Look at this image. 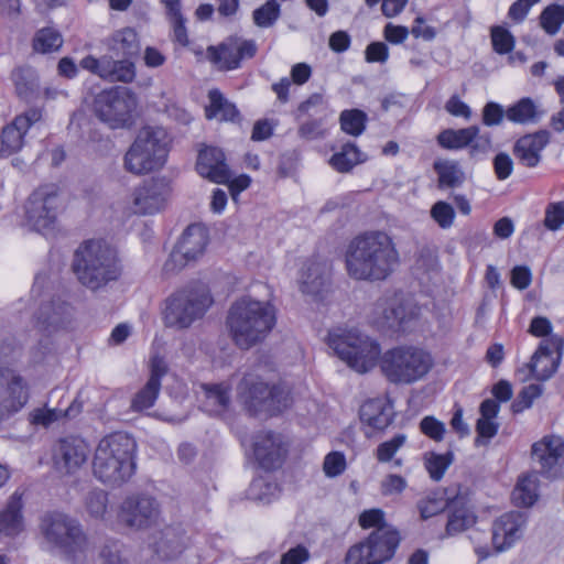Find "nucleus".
Segmentation results:
<instances>
[{
    "instance_id": "nucleus-38",
    "label": "nucleus",
    "mask_w": 564,
    "mask_h": 564,
    "mask_svg": "<svg viewBox=\"0 0 564 564\" xmlns=\"http://www.w3.org/2000/svg\"><path fill=\"white\" fill-rule=\"evenodd\" d=\"M532 376L536 380L550 379L556 370V366L553 361L552 350L547 345L541 343L531 358L529 364Z\"/></svg>"
},
{
    "instance_id": "nucleus-28",
    "label": "nucleus",
    "mask_w": 564,
    "mask_h": 564,
    "mask_svg": "<svg viewBox=\"0 0 564 564\" xmlns=\"http://www.w3.org/2000/svg\"><path fill=\"white\" fill-rule=\"evenodd\" d=\"M10 78L19 98L28 102L37 98L40 84L35 68L30 65L17 66L12 69Z\"/></svg>"
},
{
    "instance_id": "nucleus-20",
    "label": "nucleus",
    "mask_w": 564,
    "mask_h": 564,
    "mask_svg": "<svg viewBox=\"0 0 564 564\" xmlns=\"http://www.w3.org/2000/svg\"><path fill=\"white\" fill-rule=\"evenodd\" d=\"M252 447L256 460L267 470L281 467L288 454V444L283 436L270 431L257 433Z\"/></svg>"
},
{
    "instance_id": "nucleus-34",
    "label": "nucleus",
    "mask_w": 564,
    "mask_h": 564,
    "mask_svg": "<svg viewBox=\"0 0 564 564\" xmlns=\"http://www.w3.org/2000/svg\"><path fill=\"white\" fill-rule=\"evenodd\" d=\"M209 105L206 107V118H219L223 121L236 122L240 120V112L218 89L208 93Z\"/></svg>"
},
{
    "instance_id": "nucleus-5",
    "label": "nucleus",
    "mask_w": 564,
    "mask_h": 564,
    "mask_svg": "<svg viewBox=\"0 0 564 564\" xmlns=\"http://www.w3.org/2000/svg\"><path fill=\"white\" fill-rule=\"evenodd\" d=\"M72 269L82 285L98 291L121 274L116 251L102 240H87L74 252Z\"/></svg>"
},
{
    "instance_id": "nucleus-55",
    "label": "nucleus",
    "mask_w": 564,
    "mask_h": 564,
    "mask_svg": "<svg viewBox=\"0 0 564 564\" xmlns=\"http://www.w3.org/2000/svg\"><path fill=\"white\" fill-rule=\"evenodd\" d=\"M405 434H397L391 440L386 441L378 445L376 449V457L380 463L390 462L394 454L405 444Z\"/></svg>"
},
{
    "instance_id": "nucleus-56",
    "label": "nucleus",
    "mask_w": 564,
    "mask_h": 564,
    "mask_svg": "<svg viewBox=\"0 0 564 564\" xmlns=\"http://www.w3.org/2000/svg\"><path fill=\"white\" fill-rule=\"evenodd\" d=\"M431 217L442 228H449L455 219L453 206L446 202H436L431 208Z\"/></svg>"
},
{
    "instance_id": "nucleus-30",
    "label": "nucleus",
    "mask_w": 564,
    "mask_h": 564,
    "mask_svg": "<svg viewBox=\"0 0 564 564\" xmlns=\"http://www.w3.org/2000/svg\"><path fill=\"white\" fill-rule=\"evenodd\" d=\"M245 394V403L248 409L257 414L264 412L271 386L254 377H245L241 381Z\"/></svg>"
},
{
    "instance_id": "nucleus-16",
    "label": "nucleus",
    "mask_w": 564,
    "mask_h": 564,
    "mask_svg": "<svg viewBox=\"0 0 564 564\" xmlns=\"http://www.w3.org/2000/svg\"><path fill=\"white\" fill-rule=\"evenodd\" d=\"M159 513V502L155 498L137 494L128 496L122 501L118 518L129 528L144 529L155 523Z\"/></svg>"
},
{
    "instance_id": "nucleus-21",
    "label": "nucleus",
    "mask_w": 564,
    "mask_h": 564,
    "mask_svg": "<svg viewBox=\"0 0 564 564\" xmlns=\"http://www.w3.org/2000/svg\"><path fill=\"white\" fill-rule=\"evenodd\" d=\"M89 452V446L84 438L79 436L63 437L54 448L55 467L65 474H73L87 462Z\"/></svg>"
},
{
    "instance_id": "nucleus-43",
    "label": "nucleus",
    "mask_w": 564,
    "mask_h": 564,
    "mask_svg": "<svg viewBox=\"0 0 564 564\" xmlns=\"http://www.w3.org/2000/svg\"><path fill=\"white\" fill-rule=\"evenodd\" d=\"M279 494L278 484L263 477L253 479L247 491L249 499L261 503H270Z\"/></svg>"
},
{
    "instance_id": "nucleus-53",
    "label": "nucleus",
    "mask_w": 564,
    "mask_h": 564,
    "mask_svg": "<svg viewBox=\"0 0 564 564\" xmlns=\"http://www.w3.org/2000/svg\"><path fill=\"white\" fill-rule=\"evenodd\" d=\"M542 391L543 389L540 384L525 386L511 404L513 413H521L529 409L533 401L542 394Z\"/></svg>"
},
{
    "instance_id": "nucleus-12",
    "label": "nucleus",
    "mask_w": 564,
    "mask_h": 564,
    "mask_svg": "<svg viewBox=\"0 0 564 564\" xmlns=\"http://www.w3.org/2000/svg\"><path fill=\"white\" fill-rule=\"evenodd\" d=\"M207 243V229L199 224L189 225L165 261L163 270L170 273L183 269L204 253Z\"/></svg>"
},
{
    "instance_id": "nucleus-62",
    "label": "nucleus",
    "mask_w": 564,
    "mask_h": 564,
    "mask_svg": "<svg viewBox=\"0 0 564 564\" xmlns=\"http://www.w3.org/2000/svg\"><path fill=\"white\" fill-rule=\"evenodd\" d=\"M359 525L362 529L373 528V530L380 527H391L386 522L384 512L381 509L365 510L359 516Z\"/></svg>"
},
{
    "instance_id": "nucleus-58",
    "label": "nucleus",
    "mask_w": 564,
    "mask_h": 564,
    "mask_svg": "<svg viewBox=\"0 0 564 564\" xmlns=\"http://www.w3.org/2000/svg\"><path fill=\"white\" fill-rule=\"evenodd\" d=\"M62 416V410L37 408L29 414V421L32 425L48 427Z\"/></svg>"
},
{
    "instance_id": "nucleus-51",
    "label": "nucleus",
    "mask_w": 564,
    "mask_h": 564,
    "mask_svg": "<svg viewBox=\"0 0 564 564\" xmlns=\"http://www.w3.org/2000/svg\"><path fill=\"white\" fill-rule=\"evenodd\" d=\"M270 392L264 412L272 415L280 413L290 406V393L284 387L279 384L271 386Z\"/></svg>"
},
{
    "instance_id": "nucleus-50",
    "label": "nucleus",
    "mask_w": 564,
    "mask_h": 564,
    "mask_svg": "<svg viewBox=\"0 0 564 564\" xmlns=\"http://www.w3.org/2000/svg\"><path fill=\"white\" fill-rule=\"evenodd\" d=\"M86 510L95 519H104L108 507V494L102 489L90 490L85 498Z\"/></svg>"
},
{
    "instance_id": "nucleus-23",
    "label": "nucleus",
    "mask_w": 564,
    "mask_h": 564,
    "mask_svg": "<svg viewBox=\"0 0 564 564\" xmlns=\"http://www.w3.org/2000/svg\"><path fill=\"white\" fill-rule=\"evenodd\" d=\"M196 171L200 176L217 184H226L231 177L225 153L217 147H205L199 151Z\"/></svg>"
},
{
    "instance_id": "nucleus-61",
    "label": "nucleus",
    "mask_w": 564,
    "mask_h": 564,
    "mask_svg": "<svg viewBox=\"0 0 564 564\" xmlns=\"http://www.w3.org/2000/svg\"><path fill=\"white\" fill-rule=\"evenodd\" d=\"M421 432L433 441L440 442L445 434V425L434 416H425L420 422Z\"/></svg>"
},
{
    "instance_id": "nucleus-59",
    "label": "nucleus",
    "mask_w": 564,
    "mask_h": 564,
    "mask_svg": "<svg viewBox=\"0 0 564 564\" xmlns=\"http://www.w3.org/2000/svg\"><path fill=\"white\" fill-rule=\"evenodd\" d=\"M323 469L326 476L337 477L346 469V458L341 452H330L325 456Z\"/></svg>"
},
{
    "instance_id": "nucleus-35",
    "label": "nucleus",
    "mask_w": 564,
    "mask_h": 564,
    "mask_svg": "<svg viewBox=\"0 0 564 564\" xmlns=\"http://www.w3.org/2000/svg\"><path fill=\"white\" fill-rule=\"evenodd\" d=\"M366 161L367 155L354 142H347L330 156L329 164L338 173H349L356 165Z\"/></svg>"
},
{
    "instance_id": "nucleus-46",
    "label": "nucleus",
    "mask_w": 564,
    "mask_h": 564,
    "mask_svg": "<svg viewBox=\"0 0 564 564\" xmlns=\"http://www.w3.org/2000/svg\"><path fill=\"white\" fill-rule=\"evenodd\" d=\"M367 120V113L359 109L344 110L339 117L341 130L352 137H358L365 131Z\"/></svg>"
},
{
    "instance_id": "nucleus-57",
    "label": "nucleus",
    "mask_w": 564,
    "mask_h": 564,
    "mask_svg": "<svg viewBox=\"0 0 564 564\" xmlns=\"http://www.w3.org/2000/svg\"><path fill=\"white\" fill-rule=\"evenodd\" d=\"M544 226L552 231L564 225V202L550 203L545 208Z\"/></svg>"
},
{
    "instance_id": "nucleus-17",
    "label": "nucleus",
    "mask_w": 564,
    "mask_h": 564,
    "mask_svg": "<svg viewBox=\"0 0 564 564\" xmlns=\"http://www.w3.org/2000/svg\"><path fill=\"white\" fill-rule=\"evenodd\" d=\"M531 454L543 477L556 479L564 474V442L561 437H543L532 445Z\"/></svg>"
},
{
    "instance_id": "nucleus-54",
    "label": "nucleus",
    "mask_w": 564,
    "mask_h": 564,
    "mask_svg": "<svg viewBox=\"0 0 564 564\" xmlns=\"http://www.w3.org/2000/svg\"><path fill=\"white\" fill-rule=\"evenodd\" d=\"M491 42L494 51L498 54L510 53L514 47L513 35L507 29L499 25L491 28Z\"/></svg>"
},
{
    "instance_id": "nucleus-39",
    "label": "nucleus",
    "mask_w": 564,
    "mask_h": 564,
    "mask_svg": "<svg viewBox=\"0 0 564 564\" xmlns=\"http://www.w3.org/2000/svg\"><path fill=\"white\" fill-rule=\"evenodd\" d=\"M477 133V126L462 129H445L437 135V143L447 150H459L471 144Z\"/></svg>"
},
{
    "instance_id": "nucleus-8",
    "label": "nucleus",
    "mask_w": 564,
    "mask_h": 564,
    "mask_svg": "<svg viewBox=\"0 0 564 564\" xmlns=\"http://www.w3.org/2000/svg\"><path fill=\"white\" fill-rule=\"evenodd\" d=\"M171 138L161 127H143L123 158L126 171L143 175L164 166L170 152Z\"/></svg>"
},
{
    "instance_id": "nucleus-1",
    "label": "nucleus",
    "mask_w": 564,
    "mask_h": 564,
    "mask_svg": "<svg viewBox=\"0 0 564 564\" xmlns=\"http://www.w3.org/2000/svg\"><path fill=\"white\" fill-rule=\"evenodd\" d=\"M328 346L360 373L371 370L379 360L382 375L393 384H411L423 379L434 364L430 352L413 346H398L380 356V345L357 329L329 332Z\"/></svg>"
},
{
    "instance_id": "nucleus-24",
    "label": "nucleus",
    "mask_w": 564,
    "mask_h": 564,
    "mask_svg": "<svg viewBox=\"0 0 564 564\" xmlns=\"http://www.w3.org/2000/svg\"><path fill=\"white\" fill-rule=\"evenodd\" d=\"M166 371L167 367L162 358L154 357L151 360L150 377L145 386L131 401V409L133 411H143L154 405L161 389V379L165 376Z\"/></svg>"
},
{
    "instance_id": "nucleus-49",
    "label": "nucleus",
    "mask_w": 564,
    "mask_h": 564,
    "mask_svg": "<svg viewBox=\"0 0 564 564\" xmlns=\"http://www.w3.org/2000/svg\"><path fill=\"white\" fill-rule=\"evenodd\" d=\"M476 522V517L466 508H456L451 511L446 524L449 535L460 533Z\"/></svg>"
},
{
    "instance_id": "nucleus-42",
    "label": "nucleus",
    "mask_w": 564,
    "mask_h": 564,
    "mask_svg": "<svg viewBox=\"0 0 564 564\" xmlns=\"http://www.w3.org/2000/svg\"><path fill=\"white\" fill-rule=\"evenodd\" d=\"M28 132L26 129H22L20 123H17L14 119L11 123L2 128L1 131V145L0 153L9 156L23 147L24 135Z\"/></svg>"
},
{
    "instance_id": "nucleus-32",
    "label": "nucleus",
    "mask_w": 564,
    "mask_h": 564,
    "mask_svg": "<svg viewBox=\"0 0 564 564\" xmlns=\"http://www.w3.org/2000/svg\"><path fill=\"white\" fill-rule=\"evenodd\" d=\"M377 310H381V321L379 322L382 327L393 332L404 330V325L411 318L412 313L408 311L406 306L397 301L378 303Z\"/></svg>"
},
{
    "instance_id": "nucleus-48",
    "label": "nucleus",
    "mask_w": 564,
    "mask_h": 564,
    "mask_svg": "<svg viewBox=\"0 0 564 564\" xmlns=\"http://www.w3.org/2000/svg\"><path fill=\"white\" fill-rule=\"evenodd\" d=\"M281 15V6L276 0H268L252 12L253 23L262 29L271 28Z\"/></svg>"
},
{
    "instance_id": "nucleus-9",
    "label": "nucleus",
    "mask_w": 564,
    "mask_h": 564,
    "mask_svg": "<svg viewBox=\"0 0 564 564\" xmlns=\"http://www.w3.org/2000/svg\"><path fill=\"white\" fill-rule=\"evenodd\" d=\"M400 533L393 527L375 529L364 541L350 546L346 564H383L390 561L399 547Z\"/></svg>"
},
{
    "instance_id": "nucleus-11",
    "label": "nucleus",
    "mask_w": 564,
    "mask_h": 564,
    "mask_svg": "<svg viewBox=\"0 0 564 564\" xmlns=\"http://www.w3.org/2000/svg\"><path fill=\"white\" fill-rule=\"evenodd\" d=\"M62 208L59 188L55 184H45L34 189L24 205L25 221L37 232L45 235L54 230Z\"/></svg>"
},
{
    "instance_id": "nucleus-45",
    "label": "nucleus",
    "mask_w": 564,
    "mask_h": 564,
    "mask_svg": "<svg viewBox=\"0 0 564 564\" xmlns=\"http://www.w3.org/2000/svg\"><path fill=\"white\" fill-rule=\"evenodd\" d=\"M454 462L453 452L448 451L445 454H437L434 452L424 455V466L434 481H440L447 468Z\"/></svg>"
},
{
    "instance_id": "nucleus-4",
    "label": "nucleus",
    "mask_w": 564,
    "mask_h": 564,
    "mask_svg": "<svg viewBox=\"0 0 564 564\" xmlns=\"http://www.w3.org/2000/svg\"><path fill=\"white\" fill-rule=\"evenodd\" d=\"M134 440L127 433L116 432L102 437L93 459L94 476L105 485L120 486L134 473Z\"/></svg>"
},
{
    "instance_id": "nucleus-22",
    "label": "nucleus",
    "mask_w": 564,
    "mask_h": 564,
    "mask_svg": "<svg viewBox=\"0 0 564 564\" xmlns=\"http://www.w3.org/2000/svg\"><path fill=\"white\" fill-rule=\"evenodd\" d=\"M527 517L521 511H510L500 516L492 523V544L496 552L511 547L521 538Z\"/></svg>"
},
{
    "instance_id": "nucleus-47",
    "label": "nucleus",
    "mask_w": 564,
    "mask_h": 564,
    "mask_svg": "<svg viewBox=\"0 0 564 564\" xmlns=\"http://www.w3.org/2000/svg\"><path fill=\"white\" fill-rule=\"evenodd\" d=\"M564 23V4L552 3L540 14V25L550 35H555Z\"/></svg>"
},
{
    "instance_id": "nucleus-7",
    "label": "nucleus",
    "mask_w": 564,
    "mask_h": 564,
    "mask_svg": "<svg viewBox=\"0 0 564 564\" xmlns=\"http://www.w3.org/2000/svg\"><path fill=\"white\" fill-rule=\"evenodd\" d=\"M41 531L45 540L73 564H87L90 541L82 524L64 513L52 512L43 517Z\"/></svg>"
},
{
    "instance_id": "nucleus-18",
    "label": "nucleus",
    "mask_w": 564,
    "mask_h": 564,
    "mask_svg": "<svg viewBox=\"0 0 564 564\" xmlns=\"http://www.w3.org/2000/svg\"><path fill=\"white\" fill-rule=\"evenodd\" d=\"M170 187L165 178L151 177L143 181L132 193L135 214L152 215L160 212L166 200Z\"/></svg>"
},
{
    "instance_id": "nucleus-6",
    "label": "nucleus",
    "mask_w": 564,
    "mask_h": 564,
    "mask_svg": "<svg viewBox=\"0 0 564 564\" xmlns=\"http://www.w3.org/2000/svg\"><path fill=\"white\" fill-rule=\"evenodd\" d=\"M213 303L208 285L202 281H192L165 299L162 321L169 328L186 329L203 318Z\"/></svg>"
},
{
    "instance_id": "nucleus-29",
    "label": "nucleus",
    "mask_w": 564,
    "mask_h": 564,
    "mask_svg": "<svg viewBox=\"0 0 564 564\" xmlns=\"http://www.w3.org/2000/svg\"><path fill=\"white\" fill-rule=\"evenodd\" d=\"M328 283L326 264L310 260L303 268L300 279V289L303 293L310 295L321 294Z\"/></svg>"
},
{
    "instance_id": "nucleus-14",
    "label": "nucleus",
    "mask_w": 564,
    "mask_h": 564,
    "mask_svg": "<svg viewBox=\"0 0 564 564\" xmlns=\"http://www.w3.org/2000/svg\"><path fill=\"white\" fill-rule=\"evenodd\" d=\"M74 315L75 308L70 303L54 297L41 303L34 313V326L40 333L50 336L68 330L74 323Z\"/></svg>"
},
{
    "instance_id": "nucleus-15",
    "label": "nucleus",
    "mask_w": 564,
    "mask_h": 564,
    "mask_svg": "<svg viewBox=\"0 0 564 564\" xmlns=\"http://www.w3.org/2000/svg\"><path fill=\"white\" fill-rule=\"evenodd\" d=\"M79 65L82 68L109 83L120 82L129 84L137 76L135 65L131 59L123 57L121 59H113L112 55H102L98 58L87 55L80 61Z\"/></svg>"
},
{
    "instance_id": "nucleus-2",
    "label": "nucleus",
    "mask_w": 564,
    "mask_h": 564,
    "mask_svg": "<svg viewBox=\"0 0 564 564\" xmlns=\"http://www.w3.org/2000/svg\"><path fill=\"white\" fill-rule=\"evenodd\" d=\"M399 262V251L392 237L380 230L355 237L345 253L346 271L357 281H384Z\"/></svg>"
},
{
    "instance_id": "nucleus-31",
    "label": "nucleus",
    "mask_w": 564,
    "mask_h": 564,
    "mask_svg": "<svg viewBox=\"0 0 564 564\" xmlns=\"http://www.w3.org/2000/svg\"><path fill=\"white\" fill-rule=\"evenodd\" d=\"M107 46L117 57L130 59L140 51L137 32L131 28L116 31L107 41Z\"/></svg>"
},
{
    "instance_id": "nucleus-19",
    "label": "nucleus",
    "mask_w": 564,
    "mask_h": 564,
    "mask_svg": "<svg viewBox=\"0 0 564 564\" xmlns=\"http://www.w3.org/2000/svg\"><path fill=\"white\" fill-rule=\"evenodd\" d=\"M28 400L23 378L10 370H0V422L19 412Z\"/></svg>"
},
{
    "instance_id": "nucleus-36",
    "label": "nucleus",
    "mask_w": 564,
    "mask_h": 564,
    "mask_svg": "<svg viewBox=\"0 0 564 564\" xmlns=\"http://www.w3.org/2000/svg\"><path fill=\"white\" fill-rule=\"evenodd\" d=\"M543 115L544 111L539 110L538 106L529 97L521 98L506 109V118L518 124L536 123Z\"/></svg>"
},
{
    "instance_id": "nucleus-63",
    "label": "nucleus",
    "mask_w": 564,
    "mask_h": 564,
    "mask_svg": "<svg viewBox=\"0 0 564 564\" xmlns=\"http://www.w3.org/2000/svg\"><path fill=\"white\" fill-rule=\"evenodd\" d=\"M495 175L499 181L507 180L513 171V161L506 152H499L492 161Z\"/></svg>"
},
{
    "instance_id": "nucleus-60",
    "label": "nucleus",
    "mask_w": 564,
    "mask_h": 564,
    "mask_svg": "<svg viewBox=\"0 0 564 564\" xmlns=\"http://www.w3.org/2000/svg\"><path fill=\"white\" fill-rule=\"evenodd\" d=\"M506 117V110L503 107L495 101H488L481 113V121L487 127L499 126Z\"/></svg>"
},
{
    "instance_id": "nucleus-52",
    "label": "nucleus",
    "mask_w": 564,
    "mask_h": 564,
    "mask_svg": "<svg viewBox=\"0 0 564 564\" xmlns=\"http://www.w3.org/2000/svg\"><path fill=\"white\" fill-rule=\"evenodd\" d=\"M207 402L226 410L230 403V387L226 383L204 384Z\"/></svg>"
},
{
    "instance_id": "nucleus-41",
    "label": "nucleus",
    "mask_w": 564,
    "mask_h": 564,
    "mask_svg": "<svg viewBox=\"0 0 564 564\" xmlns=\"http://www.w3.org/2000/svg\"><path fill=\"white\" fill-rule=\"evenodd\" d=\"M64 40L61 32L54 28L37 30L32 40V48L36 53L48 54L57 52L63 46Z\"/></svg>"
},
{
    "instance_id": "nucleus-13",
    "label": "nucleus",
    "mask_w": 564,
    "mask_h": 564,
    "mask_svg": "<svg viewBox=\"0 0 564 564\" xmlns=\"http://www.w3.org/2000/svg\"><path fill=\"white\" fill-rule=\"evenodd\" d=\"M257 52L258 45L254 40H246L238 35L228 36L218 46L207 48L209 61L219 70L237 69L243 59L254 57Z\"/></svg>"
},
{
    "instance_id": "nucleus-27",
    "label": "nucleus",
    "mask_w": 564,
    "mask_h": 564,
    "mask_svg": "<svg viewBox=\"0 0 564 564\" xmlns=\"http://www.w3.org/2000/svg\"><path fill=\"white\" fill-rule=\"evenodd\" d=\"M23 496L24 491L17 489L8 499L6 507L0 511V533L6 536H17L23 531Z\"/></svg>"
},
{
    "instance_id": "nucleus-3",
    "label": "nucleus",
    "mask_w": 564,
    "mask_h": 564,
    "mask_svg": "<svg viewBox=\"0 0 564 564\" xmlns=\"http://www.w3.org/2000/svg\"><path fill=\"white\" fill-rule=\"evenodd\" d=\"M276 323L274 306L243 296L229 308L227 326L235 345L248 350L263 341Z\"/></svg>"
},
{
    "instance_id": "nucleus-64",
    "label": "nucleus",
    "mask_w": 564,
    "mask_h": 564,
    "mask_svg": "<svg viewBox=\"0 0 564 564\" xmlns=\"http://www.w3.org/2000/svg\"><path fill=\"white\" fill-rule=\"evenodd\" d=\"M311 557L310 551L303 544H297L282 554L280 564H303Z\"/></svg>"
},
{
    "instance_id": "nucleus-37",
    "label": "nucleus",
    "mask_w": 564,
    "mask_h": 564,
    "mask_svg": "<svg viewBox=\"0 0 564 564\" xmlns=\"http://www.w3.org/2000/svg\"><path fill=\"white\" fill-rule=\"evenodd\" d=\"M90 560L95 564H130L129 560L122 554V544L115 539H105L96 545V556L90 550L88 562Z\"/></svg>"
},
{
    "instance_id": "nucleus-26",
    "label": "nucleus",
    "mask_w": 564,
    "mask_h": 564,
    "mask_svg": "<svg viewBox=\"0 0 564 564\" xmlns=\"http://www.w3.org/2000/svg\"><path fill=\"white\" fill-rule=\"evenodd\" d=\"M359 416L360 421L372 430L382 431L393 422L395 412L389 399L376 398L360 406Z\"/></svg>"
},
{
    "instance_id": "nucleus-40",
    "label": "nucleus",
    "mask_w": 564,
    "mask_h": 564,
    "mask_svg": "<svg viewBox=\"0 0 564 564\" xmlns=\"http://www.w3.org/2000/svg\"><path fill=\"white\" fill-rule=\"evenodd\" d=\"M433 169L438 176L440 188L458 187L465 181V173L458 162L449 160L436 161L433 164Z\"/></svg>"
},
{
    "instance_id": "nucleus-44",
    "label": "nucleus",
    "mask_w": 564,
    "mask_h": 564,
    "mask_svg": "<svg viewBox=\"0 0 564 564\" xmlns=\"http://www.w3.org/2000/svg\"><path fill=\"white\" fill-rule=\"evenodd\" d=\"M538 497L536 481L531 476L521 477L512 491V500L519 507L533 506Z\"/></svg>"
},
{
    "instance_id": "nucleus-10",
    "label": "nucleus",
    "mask_w": 564,
    "mask_h": 564,
    "mask_svg": "<svg viewBox=\"0 0 564 564\" xmlns=\"http://www.w3.org/2000/svg\"><path fill=\"white\" fill-rule=\"evenodd\" d=\"M137 104V97L129 88L115 86L95 95L93 111L100 121L118 129L131 123Z\"/></svg>"
},
{
    "instance_id": "nucleus-33",
    "label": "nucleus",
    "mask_w": 564,
    "mask_h": 564,
    "mask_svg": "<svg viewBox=\"0 0 564 564\" xmlns=\"http://www.w3.org/2000/svg\"><path fill=\"white\" fill-rule=\"evenodd\" d=\"M153 547L162 560H172L181 554L184 549L183 535L174 528H165L155 538Z\"/></svg>"
},
{
    "instance_id": "nucleus-25",
    "label": "nucleus",
    "mask_w": 564,
    "mask_h": 564,
    "mask_svg": "<svg viewBox=\"0 0 564 564\" xmlns=\"http://www.w3.org/2000/svg\"><path fill=\"white\" fill-rule=\"evenodd\" d=\"M550 142V133L539 130L519 138L513 145V154L527 167H535L541 162V152Z\"/></svg>"
}]
</instances>
